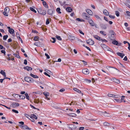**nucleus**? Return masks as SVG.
<instances>
[{"label":"nucleus","mask_w":130,"mask_h":130,"mask_svg":"<svg viewBox=\"0 0 130 130\" xmlns=\"http://www.w3.org/2000/svg\"><path fill=\"white\" fill-rule=\"evenodd\" d=\"M109 33L110 34L109 36V39L111 40H113L115 38L116 34L112 30H110Z\"/></svg>","instance_id":"obj_1"},{"label":"nucleus","mask_w":130,"mask_h":130,"mask_svg":"<svg viewBox=\"0 0 130 130\" xmlns=\"http://www.w3.org/2000/svg\"><path fill=\"white\" fill-rule=\"evenodd\" d=\"M55 12V10L53 8H52L51 9H50L47 10V14L50 15H52Z\"/></svg>","instance_id":"obj_2"},{"label":"nucleus","mask_w":130,"mask_h":130,"mask_svg":"<svg viewBox=\"0 0 130 130\" xmlns=\"http://www.w3.org/2000/svg\"><path fill=\"white\" fill-rule=\"evenodd\" d=\"M24 79L25 81L29 83L34 81L33 79L32 78L28 77H25Z\"/></svg>","instance_id":"obj_3"},{"label":"nucleus","mask_w":130,"mask_h":130,"mask_svg":"<svg viewBox=\"0 0 130 130\" xmlns=\"http://www.w3.org/2000/svg\"><path fill=\"white\" fill-rule=\"evenodd\" d=\"M38 12L40 14L43 15H45L46 14L45 10L43 9L42 8H41L38 9Z\"/></svg>","instance_id":"obj_4"},{"label":"nucleus","mask_w":130,"mask_h":130,"mask_svg":"<svg viewBox=\"0 0 130 130\" xmlns=\"http://www.w3.org/2000/svg\"><path fill=\"white\" fill-rule=\"evenodd\" d=\"M82 16L85 18V19L88 20L89 19L90 16L88 14L85 12H83L82 14Z\"/></svg>","instance_id":"obj_5"},{"label":"nucleus","mask_w":130,"mask_h":130,"mask_svg":"<svg viewBox=\"0 0 130 130\" xmlns=\"http://www.w3.org/2000/svg\"><path fill=\"white\" fill-rule=\"evenodd\" d=\"M86 42L87 43L90 45H93L94 43V42L91 39H90L87 40Z\"/></svg>","instance_id":"obj_6"},{"label":"nucleus","mask_w":130,"mask_h":130,"mask_svg":"<svg viewBox=\"0 0 130 130\" xmlns=\"http://www.w3.org/2000/svg\"><path fill=\"white\" fill-rule=\"evenodd\" d=\"M82 72L83 74L86 75L90 73V71L88 69H85L82 70Z\"/></svg>","instance_id":"obj_7"},{"label":"nucleus","mask_w":130,"mask_h":130,"mask_svg":"<svg viewBox=\"0 0 130 130\" xmlns=\"http://www.w3.org/2000/svg\"><path fill=\"white\" fill-rule=\"evenodd\" d=\"M88 20V22L91 26H93L96 25L92 19H89Z\"/></svg>","instance_id":"obj_8"},{"label":"nucleus","mask_w":130,"mask_h":130,"mask_svg":"<svg viewBox=\"0 0 130 130\" xmlns=\"http://www.w3.org/2000/svg\"><path fill=\"white\" fill-rule=\"evenodd\" d=\"M111 80L113 82L117 84H119L120 82L119 79H117L115 78H113L111 79Z\"/></svg>","instance_id":"obj_9"},{"label":"nucleus","mask_w":130,"mask_h":130,"mask_svg":"<svg viewBox=\"0 0 130 130\" xmlns=\"http://www.w3.org/2000/svg\"><path fill=\"white\" fill-rule=\"evenodd\" d=\"M34 44L37 46H41L42 45V43L40 42H36L34 43Z\"/></svg>","instance_id":"obj_10"},{"label":"nucleus","mask_w":130,"mask_h":130,"mask_svg":"<svg viewBox=\"0 0 130 130\" xmlns=\"http://www.w3.org/2000/svg\"><path fill=\"white\" fill-rule=\"evenodd\" d=\"M103 13L106 16H108L109 15V12L106 9L103 10Z\"/></svg>","instance_id":"obj_11"},{"label":"nucleus","mask_w":130,"mask_h":130,"mask_svg":"<svg viewBox=\"0 0 130 130\" xmlns=\"http://www.w3.org/2000/svg\"><path fill=\"white\" fill-rule=\"evenodd\" d=\"M24 69L25 70H26L27 71H31L32 70V68L30 67L26 66V67H24Z\"/></svg>","instance_id":"obj_12"},{"label":"nucleus","mask_w":130,"mask_h":130,"mask_svg":"<svg viewBox=\"0 0 130 130\" xmlns=\"http://www.w3.org/2000/svg\"><path fill=\"white\" fill-rule=\"evenodd\" d=\"M87 12L90 15H93V13L92 11L90 9H87L86 10Z\"/></svg>","instance_id":"obj_13"},{"label":"nucleus","mask_w":130,"mask_h":130,"mask_svg":"<svg viewBox=\"0 0 130 130\" xmlns=\"http://www.w3.org/2000/svg\"><path fill=\"white\" fill-rule=\"evenodd\" d=\"M12 105L14 107H17L20 105L18 103L15 102L13 103Z\"/></svg>","instance_id":"obj_14"},{"label":"nucleus","mask_w":130,"mask_h":130,"mask_svg":"<svg viewBox=\"0 0 130 130\" xmlns=\"http://www.w3.org/2000/svg\"><path fill=\"white\" fill-rule=\"evenodd\" d=\"M43 4L44 6L46 8H48V4H47L46 3L45 1L43 2Z\"/></svg>","instance_id":"obj_15"},{"label":"nucleus","mask_w":130,"mask_h":130,"mask_svg":"<svg viewBox=\"0 0 130 130\" xmlns=\"http://www.w3.org/2000/svg\"><path fill=\"white\" fill-rule=\"evenodd\" d=\"M30 118L32 119L34 118L35 119H37V117L34 114L31 115L30 117Z\"/></svg>","instance_id":"obj_16"},{"label":"nucleus","mask_w":130,"mask_h":130,"mask_svg":"<svg viewBox=\"0 0 130 130\" xmlns=\"http://www.w3.org/2000/svg\"><path fill=\"white\" fill-rule=\"evenodd\" d=\"M117 54L118 56H120L122 58H123L125 55L124 54L120 52L118 53Z\"/></svg>","instance_id":"obj_17"},{"label":"nucleus","mask_w":130,"mask_h":130,"mask_svg":"<svg viewBox=\"0 0 130 130\" xmlns=\"http://www.w3.org/2000/svg\"><path fill=\"white\" fill-rule=\"evenodd\" d=\"M73 90L74 91H75L77 92L78 93H81V91L80 90H79V89H78L76 88H74L73 89Z\"/></svg>","instance_id":"obj_18"},{"label":"nucleus","mask_w":130,"mask_h":130,"mask_svg":"<svg viewBox=\"0 0 130 130\" xmlns=\"http://www.w3.org/2000/svg\"><path fill=\"white\" fill-rule=\"evenodd\" d=\"M93 37H94L96 39L99 40V41H100V40L101 39L100 37L97 35H94Z\"/></svg>","instance_id":"obj_19"},{"label":"nucleus","mask_w":130,"mask_h":130,"mask_svg":"<svg viewBox=\"0 0 130 130\" xmlns=\"http://www.w3.org/2000/svg\"><path fill=\"white\" fill-rule=\"evenodd\" d=\"M56 11L58 14H60L61 13V9L60 8H57L56 10Z\"/></svg>","instance_id":"obj_20"},{"label":"nucleus","mask_w":130,"mask_h":130,"mask_svg":"<svg viewBox=\"0 0 130 130\" xmlns=\"http://www.w3.org/2000/svg\"><path fill=\"white\" fill-rule=\"evenodd\" d=\"M68 115L70 117H75L76 116V115L74 113H70L68 114Z\"/></svg>","instance_id":"obj_21"},{"label":"nucleus","mask_w":130,"mask_h":130,"mask_svg":"<svg viewBox=\"0 0 130 130\" xmlns=\"http://www.w3.org/2000/svg\"><path fill=\"white\" fill-rule=\"evenodd\" d=\"M66 11L69 12H71L72 11V9L70 7H68L66 8Z\"/></svg>","instance_id":"obj_22"},{"label":"nucleus","mask_w":130,"mask_h":130,"mask_svg":"<svg viewBox=\"0 0 130 130\" xmlns=\"http://www.w3.org/2000/svg\"><path fill=\"white\" fill-rule=\"evenodd\" d=\"M30 75L31 77L34 78H38V76L34 75L32 73H31L30 74Z\"/></svg>","instance_id":"obj_23"},{"label":"nucleus","mask_w":130,"mask_h":130,"mask_svg":"<svg viewBox=\"0 0 130 130\" xmlns=\"http://www.w3.org/2000/svg\"><path fill=\"white\" fill-rule=\"evenodd\" d=\"M8 31L10 34H13L14 32V30L12 28L9 29Z\"/></svg>","instance_id":"obj_24"},{"label":"nucleus","mask_w":130,"mask_h":130,"mask_svg":"<svg viewBox=\"0 0 130 130\" xmlns=\"http://www.w3.org/2000/svg\"><path fill=\"white\" fill-rule=\"evenodd\" d=\"M126 14H125L126 17V16H128L130 17V12L128 11H126Z\"/></svg>","instance_id":"obj_25"},{"label":"nucleus","mask_w":130,"mask_h":130,"mask_svg":"<svg viewBox=\"0 0 130 130\" xmlns=\"http://www.w3.org/2000/svg\"><path fill=\"white\" fill-rule=\"evenodd\" d=\"M112 43L114 45H118V42L116 40L113 41H112Z\"/></svg>","instance_id":"obj_26"},{"label":"nucleus","mask_w":130,"mask_h":130,"mask_svg":"<svg viewBox=\"0 0 130 130\" xmlns=\"http://www.w3.org/2000/svg\"><path fill=\"white\" fill-rule=\"evenodd\" d=\"M0 73L3 75L4 76L6 77L5 73L3 70H2L0 72Z\"/></svg>","instance_id":"obj_27"},{"label":"nucleus","mask_w":130,"mask_h":130,"mask_svg":"<svg viewBox=\"0 0 130 130\" xmlns=\"http://www.w3.org/2000/svg\"><path fill=\"white\" fill-rule=\"evenodd\" d=\"M103 125L105 126H108L110 125V124L106 122H105L103 123Z\"/></svg>","instance_id":"obj_28"},{"label":"nucleus","mask_w":130,"mask_h":130,"mask_svg":"<svg viewBox=\"0 0 130 130\" xmlns=\"http://www.w3.org/2000/svg\"><path fill=\"white\" fill-rule=\"evenodd\" d=\"M43 94L45 95V97H47L48 95H49V93L48 92H44L43 93Z\"/></svg>","instance_id":"obj_29"},{"label":"nucleus","mask_w":130,"mask_h":130,"mask_svg":"<svg viewBox=\"0 0 130 130\" xmlns=\"http://www.w3.org/2000/svg\"><path fill=\"white\" fill-rule=\"evenodd\" d=\"M23 127H25V129H28L29 130H31V128H29L26 125H24V126H23Z\"/></svg>","instance_id":"obj_30"},{"label":"nucleus","mask_w":130,"mask_h":130,"mask_svg":"<svg viewBox=\"0 0 130 130\" xmlns=\"http://www.w3.org/2000/svg\"><path fill=\"white\" fill-rule=\"evenodd\" d=\"M13 56L18 58H20V56L16 54H14Z\"/></svg>","instance_id":"obj_31"},{"label":"nucleus","mask_w":130,"mask_h":130,"mask_svg":"<svg viewBox=\"0 0 130 130\" xmlns=\"http://www.w3.org/2000/svg\"><path fill=\"white\" fill-rule=\"evenodd\" d=\"M8 37V35H4L3 37V39L4 40H6Z\"/></svg>","instance_id":"obj_32"},{"label":"nucleus","mask_w":130,"mask_h":130,"mask_svg":"<svg viewBox=\"0 0 130 130\" xmlns=\"http://www.w3.org/2000/svg\"><path fill=\"white\" fill-rule=\"evenodd\" d=\"M30 9L31 11L34 12L35 13H36L37 12L33 8L31 7H30Z\"/></svg>","instance_id":"obj_33"},{"label":"nucleus","mask_w":130,"mask_h":130,"mask_svg":"<svg viewBox=\"0 0 130 130\" xmlns=\"http://www.w3.org/2000/svg\"><path fill=\"white\" fill-rule=\"evenodd\" d=\"M19 97L20 98H21V99L22 100L24 99L25 98V96L23 95H19Z\"/></svg>","instance_id":"obj_34"},{"label":"nucleus","mask_w":130,"mask_h":130,"mask_svg":"<svg viewBox=\"0 0 130 130\" xmlns=\"http://www.w3.org/2000/svg\"><path fill=\"white\" fill-rule=\"evenodd\" d=\"M39 39V37L37 36L35 37L34 38V40L35 41H37Z\"/></svg>","instance_id":"obj_35"},{"label":"nucleus","mask_w":130,"mask_h":130,"mask_svg":"<svg viewBox=\"0 0 130 130\" xmlns=\"http://www.w3.org/2000/svg\"><path fill=\"white\" fill-rule=\"evenodd\" d=\"M25 95L26 96V98L27 100H29V97L28 95V94L27 93H26L25 94Z\"/></svg>","instance_id":"obj_36"},{"label":"nucleus","mask_w":130,"mask_h":130,"mask_svg":"<svg viewBox=\"0 0 130 130\" xmlns=\"http://www.w3.org/2000/svg\"><path fill=\"white\" fill-rule=\"evenodd\" d=\"M119 14L120 13L118 11H116L115 12V14H116V16L117 17H118L119 16Z\"/></svg>","instance_id":"obj_37"},{"label":"nucleus","mask_w":130,"mask_h":130,"mask_svg":"<svg viewBox=\"0 0 130 130\" xmlns=\"http://www.w3.org/2000/svg\"><path fill=\"white\" fill-rule=\"evenodd\" d=\"M69 38L71 40H73L75 39V37L73 36H69Z\"/></svg>","instance_id":"obj_38"},{"label":"nucleus","mask_w":130,"mask_h":130,"mask_svg":"<svg viewBox=\"0 0 130 130\" xmlns=\"http://www.w3.org/2000/svg\"><path fill=\"white\" fill-rule=\"evenodd\" d=\"M107 114H108V113L106 112L105 111L103 112V114L105 116H108L107 115Z\"/></svg>","instance_id":"obj_39"},{"label":"nucleus","mask_w":130,"mask_h":130,"mask_svg":"<svg viewBox=\"0 0 130 130\" xmlns=\"http://www.w3.org/2000/svg\"><path fill=\"white\" fill-rule=\"evenodd\" d=\"M56 37L57 38V39L59 40H62L61 38L59 36H56Z\"/></svg>","instance_id":"obj_40"},{"label":"nucleus","mask_w":130,"mask_h":130,"mask_svg":"<svg viewBox=\"0 0 130 130\" xmlns=\"http://www.w3.org/2000/svg\"><path fill=\"white\" fill-rule=\"evenodd\" d=\"M128 4L127 5V6L130 9V1H129L127 2Z\"/></svg>","instance_id":"obj_41"},{"label":"nucleus","mask_w":130,"mask_h":130,"mask_svg":"<svg viewBox=\"0 0 130 130\" xmlns=\"http://www.w3.org/2000/svg\"><path fill=\"white\" fill-rule=\"evenodd\" d=\"M100 33L101 34H102L103 35L105 36L106 35V34L104 32V31H100Z\"/></svg>","instance_id":"obj_42"},{"label":"nucleus","mask_w":130,"mask_h":130,"mask_svg":"<svg viewBox=\"0 0 130 130\" xmlns=\"http://www.w3.org/2000/svg\"><path fill=\"white\" fill-rule=\"evenodd\" d=\"M19 95L17 94H13V96L15 98H18V96H19Z\"/></svg>","instance_id":"obj_43"},{"label":"nucleus","mask_w":130,"mask_h":130,"mask_svg":"<svg viewBox=\"0 0 130 130\" xmlns=\"http://www.w3.org/2000/svg\"><path fill=\"white\" fill-rule=\"evenodd\" d=\"M12 111L13 112H14L16 113H19V112L18 111L14 109H12Z\"/></svg>","instance_id":"obj_44"},{"label":"nucleus","mask_w":130,"mask_h":130,"mask_svg":"<svg viewBox=\"0 0 130 130\" xmlns=\"http://www.w3.org/2000/svg\"><path fill=\"white\" fill-rule=\"evenodd\" d=\"M100 41H102L103 42H107V41L105 39H102L101 38L100 40Z\"/></svg>","instance_id":"obj_45"},{"label":"nucleus","mask_w":130,"mask_h":130,"mask_svg":"<svg viewBox=\"0 0 130 130\" xmlns=\"http://www.w3.org/2000/svg\"><path fill=\"white\" fill-rule=\"evenodd\" d=\"M101 46L102 47L104 48H107V46L105 44H101Z\"/></svg>","instance_id":"obj_46"},{"label":"nucleus","mask_w":130,"mask_h":130,"mask_svg":"<svg viewBox=\"0 0 130 130\" xmlns=\"http://www.w3.org/2000/svg\"><path fill=\"white\" fill-rule=\"evenodd\" d=\"M53 40V41L52 42L53 43H54L56 41V38H55L52 37L51 38Z\"/></svg>","instance_id":"obj_47"},{"label":"nucleus","mask_w":130,"mask_h":130,"mask_svg":"<svg viewBox=\"0 0 130 130\" xmlns=\"http://www.w3.org/2000/svg\"><path fill=\"white\" fill-rule=\"evenodd\" d=\"M3 13L4 15L6 16H8V14L7 13V12H6L5 11L3 12Z\"/></svg>","instance_id":"obj_48"},{"label":"nucleus","mask_w":130,"mask_h":130,"mask_svg":"<svg viewBox=\"0 0 130 130\" xmlns=\"http://www.w3.org/2000/svg\"><path fill=\"white\" fill-rule=\"evenodd\" d=\"M94 16L96 17V18L97 19H101V18H100V17L99 15H95Z\"/></svg>","instance_id":"obj_49"},{"label":"nucleus","mask_w":130,"mask_h":130,"mask_svg":"<svg viewBox=\"0 0 130 130\" xmlns=\"http://www.w3.org/2000/svg\"><path fill=\"white\" fill-rule=\"evenodd\" d=\"M45 55L47 59H49L50 58V56L48 55L47 54L45 53Z\"/></svg>","instance_id":"obj_50"},{"label":"nucleus","mask_w":130,"mask_h":130,"mask_svg":"<svg viewBox=\"0 0 130 130\" xmlns=\"http://www.w3.org/2000/svg\"><path fill=\"white\" fill-rule=\"evenodd\" d=\"M50 23L48 19H47L46 20V24L47 25L48 24Z\"/></svg>","instance_id":"obj_51"},{"label":"nucleus","mask_w":130,"mask_h":130,"mask_svg":"<svg viewBox=\"0 0 130 130\" xmlns=\"http://www.w3.org/2000/svg\"><path fill=\"white\" fill-rule=\"evenodd\" d=\"M44 74L46 75L47 76H48V77H51V76L50 75H49L48 74H47V73L46 72H44Z\"/></svg>","instance_id":"obj_52"},{"label":"nucleus","mask_w":130,"mask_h":130,"mask_svg":"<svg viewBox=\"0 0 130 130\" xmlns=\"http://www.w3.org/2000/svg\"><path fill=\"white\" fill-rule=\"evenodd\" d=\"M16 36L18 39H19V38L20 37V35L18 32H17L16 33Z\"/></svg>","instance_id":"obj_53"},{"label":"nucleus","mask_w":130,"mask_h":130,"mask_svg":"<svg viewBox=\"0 0 130 130\" xmlns=\"http://www.w3.org/2000/svg\"><path fill=\"white\" fill-rule=\"evenodd\" d=\"M109 15V17L111 18H112L113 19L115 18V17L113 16H112V15Z\"/></svg>","instance_id":"obj_54"},{"label":"nucleus","mask_w":130,"mask_h":130,"mask_svg":"<svg viewBox=\"0 0 130 130\" xmlns=\"http://www.w3.org/2000/svg\"><path fill=\"white\" fill-rule=\"evenodd\" d=\"M24 63L25 65H26L27 64V61L26 59H25L24 60Z\"/></svg>","instance_id":"obj_55"},{"label":"nucleus","mask_w":130,"mask_h":130,"mask_svg":"<svg viewBox=\"0 0 130 130\" xmlns=\"http://www.w3.org/2000/svg\"><path fill=\"white\" fill-rule=\"evenodd\" d=\"M65 91V89H64L62 88V89H60L59 90V91L60 92H63L64 91Z\"/></svg>","instance_id":"obj_56"},{"label":"nucleus","mask_w":130,"mask_h":130,"mask_svg":"<svg viewBox=\"0 0 130 130\" xmlns=\"http://www.w3.org/2000/svg\"><path fill=\"white\" fill-rule=\"evenodd\" d=\"M108 96L109 97H113V96L114 95L111 94H108Z\"/></svg>","instance_id":"obj_57"},{"label":"nucleus","mask_w":130,"mask_h":130,"mask_svg":"<svg viewBox=\"0 0 130 130\" xmlns=\"http://www.w3.org/2000/svg\"><path fill=\"white\" fill-rule=\"evenodd\" d=\"M79 33H80L81 34H83V35H84V33L82 31V30H79Z\"/></svg>","instance_id":"obj_58"},{"label":"nucleus","mask_w":130,"mask_h":130,"mask_svg":"<svg viewBox=\"0 0 130 130\" xmlns=\"http://www.w3.org/2000/svg\"><path fill=\"white\" fill-rule=\"evenodd\" d=\"M115 100L116 102H120V101L119 99H115Z\"/></svg>","instance_id":"obj_59"},{"label":"nucleus","mask_w":130,"mask_h":130,"mask_svg":"<svg viewBox=\"0 0 130 130\" xmlns=\"http://www.w3.org/2000/svg\"><path fill=\"white\" fill-rule=\"evenodd\" d=\"M104 19L106 21H107V22L108 21V19L107 17H104Z\"/></svg>","instance_id":"obj_60"},{"label":"nucleus","mask_w":130,"mask_h":130,"mask_svg":"<svg viewBox=\"0 0 130 130\" xmlns=\"http://www.w3.org/2000/svg\"><path fill=\"white\" fill-rule=\"evenodd\" d=\"M84 128V127H81L79 128V130H83Z\"/></svg>","instance_id":"obj_61"},{"label":"nucleus","mask_w":130,"mask_h":130,"mask_svg":"<svg viewBox=\"0 0 130 130\" xmlns=\"http://www.w3.org/2000/svg\"><path fill=\"white\" fill-rule=\"evenodd\" d=\"M128 49L130 51V44L129 43H128Z\"/></svg>","instance_id":"obj_62"},{"label":"nucleus","mask_w":130,"mask_h":130,"mask_svg":"<svg viewBox=\"0 0 130 130\" xmlns=\"http://www.w3.org/2000/svg\"><path fill=\"white\" fill-rule=\"evenodd\" d=\"M12 41V40L11 38H9L8 40V42H11Z\"/></svg>","instance_id":"obj_63"},{"label":"nucleus","mask_w":130,"mask_h":130,"mask_svg":"<svg viewBox=\"0 0 130 130\" xmlns=\"http://www.w3.org/2000/svg\"><path fill=\"white\" fill-rule=\"evenodd\" d=\"M82 61L83 62V63L85 65H86L87 64V63L84 60H82Z\"/></svg>","instance_id":"obj_64"}]
</instances>
